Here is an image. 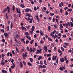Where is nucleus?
<instances>
[{"mask_svg":"<svg viewBox=\"0 0 73 73\" xmlns=\"http://www.w3.org/2000/svg\"><path fill=\"white\" fill-rule=\"evenodd\" d=\"M12 53L13 54H15V52L14 50H12Z\"/></svg>","mask_w":73,"mask_h":73,"instance_id":"55","label":"nucleus"},{"mask_svg":"<svg viewBox=\"0 0 73 73\" xmlns=\"http://www.w3.org/2000/svg\"><path fill=\"white\" fill-rule=\"evenodd\" d=\"M41 50H42V49H40V50H37V51H38L39 53H41Z\"/></svg>","mask_w":73,"mask_h":73,"instance_id":"19","label":"nucleus"},{"mask_svg":"<svg viewBox=\"0 0 73 73\" xmlns=\"http://www.w3.org/2000/svg\"><path fill=\"white\" fill-rule=\"evenodd\" d=\"M22 63L24 64V65H26V62H25L24 61H23Z\"/></svg>","mask_w":73,"mask_h":73,"instance_id":"36","label":"nucleus"},{"mask_svg":"<svg viewBox=\"0 0 73 73\" xmlns=\"http://www.w3.org/2000/svg\"><path fill=\"white\" fill-rule=\"evenodd\" d=\"M68 11H69V12H72V9H68V10H67Z\"/></svg>","mask_w":73,"mask_h":73,"instance_id":"29","label":"nucleus"},{"mask_svg":"<svg viewBox=\"0 0 73 73\" xmlns=\"http://www.w3.org/2000/svg\"><path fill=\"white\" fill-rule=\"evenodd\" d=\"M7 13H6V15H5V17L7 19H8V16H7Z\"/></svg>","mask_w":73,"mask_h":73,"instance_id":"22","label":"nucleus"},{"mask_svg":"<svg viewBox=\"0 0 73 73\" xmlns=\"http://www.w3.org/2000/svg\"><path fill=\"white\" fill-rule=\"evenodd\" d=\"M57 56H54V55L53 56L52 60H53V61H54V60H56V58H57Z\"/></svg>","mask_w":73,"mask_h":73,"instance_id":"5","label":"nucleus"},{"mask_svg":"<svg viewBox=\"0 0 73 73\" xmlns=\"http://www.w3.org/2000/svg\"><path fill=\"white\" fill-rule=\"evenodd\" d=\"M1 71H2V73H7V70H1Z\"/></svg>","mask_w":73,"mask_h":73,"instance_id":"9","label":"nucleus"},{"mask_svg":"<svg viewBox=\"0 0 73 73\" xmlns=\"http://www.w3.org/2000/svg\"><path fill=\"white\" fill-rule=\"evenodd\" d=\"M43 49L44 50H45V49L47 50L48 49V48H47V46H45L43 48Z\"/></svg>","mask_w":73,"mask_h":73,"instance_id":"23","label":"nucleus"},{"mask_svg":"<svg viewBox=\"0 0 73 73\" xmlns=\"http://www.w3.org/2000/svg\"><path fill=\"white\" fill-rule=\"evenodd\" d=\"M58 36L59 37H61V36H62V35H61V33H59V34L58 35Z\"/></svg>","mask_w":73,"mask_h":73,"instance_id":"44","label":"nucleus"},{"mask_svg":"<svg viewBox=\"0 0 73 73\" xmlns=\"http://www.w3.org/2000/svg\"><path fill=\"white\" fill-rule=\"evenodd\" d=\"M72 50L70 49L68 50V52H69V53H70V52H72Z\"/></svg>","mask_w":73,"mask_h":73,"instance_id":"62","label":"nucleus"},{"mask_svg":"<svg viewBox=\"0 0 73 73\" xmlns=\"http://www.w3.org/2000/svg\"><path fill=\"white\" fill-rule=\"evenodd\" d=\"M64 58H65L64 60H65V61H66V60H67V59H66V56H65L64 57Z\"/></svg>","mask_w":73,"mask_h":73,"instance_id":"63","label":"nucleus"},{"mask_svg":"<svg viewBox=\"0 0 73 73\" xmlns=\"http://www.w3.org/2000/svg\"><path fill=\"white\" fill-rule=\"evenodd\" d=\"M61 49L62 50V51L63 52H64V50H65V49H64V48H63L62 47H61Z\"/></svg>","mask_w":73,"mask_h":73,"instance_id":"31","label":"nucleus"},{"mask_svg":"<svg viewBox=\"0 0 73 73\" xmlns=\"http://www.w3.org/2000/svg\"><path fill=\"white\" fill-rule=\"evenodd\" d=\"M39 64H40V65H43V62H42V61H40Z\"/></svg>","mask_w":73,"mask_h":73,"instance_id":"32","label":"nucleus"},{"mask_svg":"<svg viewBox=\"0 0 73 73\" xmlns=\"http://www.w3.org/2000/svg\"><path fill=\"white\" fill-rule=\"evenodd\" d=\"M52 21L54 23L55 21V19L54 18H53Z\"/></svg>","mask_w":73,"mask_h":73,"instance_id":"54","label":"nucleus"},{"mask_svg":"<svg viewBox=\"0 0 73 73\" xmlns=\"http://www.w3.org/2000/svg\"><path fill=\"white\" fill-rule=\"evenodd\" d=\"M13 27V25L12 24V23H11V29H12V28Z\"/></svg>","mask_w":73,"mask_h":73,"instance_id":"47","label":"nucleus"},{"mask_svg":"<svg viewBox=\"0 0 73 73\" xmlns=\"http://www.w3.org/2000/svg\"><path fill=\"white\" fill-rule=\"evenodd\" d=\"M59 69L60 70H61V71L64 70V69L62 68L61 67H60Z\"/></svg>","mask_w":73,"mask_h":73,"instance_id":"25","label":"nucleus"},{"mask_svg":"<svg viewBox=\"0 0 73 73\" xmlns=\"http://www.w3.org/2000/svg\"><path fill=\"white\" fill-rule=\"evenodd\" d=\"M1 64L3 65H4L5 64V62H1Z\"/></svg>","mask_w":73,"mask_h":73,"instance_id":"40","label":"nucleus"},{"mask_svg":"<svg viewBox=\"0 0 73 73\" xmlns=\"http://www.w3.org/2000/svg\"><path fill=\"white\" fill-rule=\"evenodd\" d=\"M51 56V54H47V57H49Z\"/></svg>","mask_w":73,"mask_h":73,"instance_id":"42","label":"nucleus"},{"mask_svg":"<svg viewBox=\"0 0 73 73\" xmlns=\"http://www.w3.org/2000/svg\"><path fill=\"white\" fill-rule=\"evenodd\" d=\"M25 10L26 12H28L29 11L30 12H32V11L30 9H28V8L26 9Z\"/></svg>","mask_w":73,"mask_h":73,"instance_id":"4","label":"nucleus"},{"mask_svg":"<svg viewBox=\"0 0 73 73\" xmlns=\"http://www.w3.org/2000/svg\"><path fill=\"white\" fill-rule=\"evenodd\" d=\"M27 64L29 66H32V64L29 62H28L27 63Z\"/></svg>","mask_w":73,"mask_h":73,"instance_id":"16","label":"nucleus"},{"mask_svg":"<svg viewBox=\"0 0 73 73\" xmlns=\"http://www.w3.org/2000/svg\"><path fill=\"white\" fill-rule=\"evenodd\" d=\"M65 25H66V28H68V24L67 23H66L65 24Z\"/></svg>","mask_w":73,"mask_h":73,"instance_id":"30","label":"nucleus"},{"mask_svg":"<svg viewBox=\"0 0 73 73\" xmlns=\"http://www.w3.org/2000/svg\"><path fill=\"white\" fill-rule=\"evenodd\" d=\"M22 56L23 57V58L24 59L25 58V57H27V56H26V55L25 54H24V53H23L22 54Z\"/></svg>","mask_w":73,"mask_h":73,"instance_id":"7","label":"nucleus"},{"mask_svg":"<svg viewBox=\"0 0 73 73\" xmlns=\"http://www.w3.org/2000/svg\"><path fill=\"white\" fill-rule=\"evenodd\" d=\"M70 25H71V27H73V23L72 22H70Z\"/></svg>","mask_w":73,"mask_h":73,"instance_id":"26","label":"nucleus"},{"mask_svg":"<svg viewBox=\"0 0 73 73\" xmlns=\"http://www.w3.org/2000/svg\"><path fill=\"white\" fill-rule=\"evenodd\" d=\"M25 35H27L28 36V33L27 32H26L25 33Z\"/></svg>","mask_w":73,"mask_h":73,"instance_id":"52","label":"nucleus"},{"mask_svg":"<svg viewBox=\"0 0 73 73\" xmlns=\"http://www.w3.org/2000/svg\"><path fill=\"white\" fill-rule=\"evenodd\" d=\"M56 63L57 64H58V58H57L56 59Z\"/></svg>","mask_w":73,"mask_h":73,"instance_id":"35","label":"nucleus"},{"mask_svg":"<svg viewBox=\"0 0 73 73\" xmlns=\"http://www.w3.org/2000/svg\"><path fill=\"white\" fill-rule=\"evenodd\" d=\"M20 7L21 8H25V5L23 4H21Z\"/></svg>","mask_w":73,"mask_h":73,"instance_id":"11","label":"nucleus"},{"mask_svg":"<svg viewBox=\"0 0 73 73\" xmlns=\"http://www.w3.org/2000/svg\"><path fill=\"white\" fill-rule=\"evenodd\" d=\"M21 28H22V30H25V31H27V29H26V28L25 27H21Z\"/></svg>","mask_w":73,"mask_h":73,"instance_id":"8","label":"nucleus"},{"mask_svg":"<svg viewBox=\"0 0 73 73\" xmlns=\"http://www.w3.org/2000/svg\"><path fill=\"white\" fill-rule=\"evenodd\" d=\"M34 11H37V8L36 7H35L34 8Z\"/></svg>","mask_w":73,"mask_h":73,"instance_id":"38","label":"nucleus"},{"mask_svg":"<svg viewBox=\"0 0 73 73\" xmlns=\"http://www.w3.org/2000/svg\"><path fill=\"white\" fill-rule=\"evenodd\" d=\"M34 41V40H32V41L31 42V44H33V42Z\"/></svg>","mask_w":73,"mask_h":73,"instance_id":"49","label":"nucleus"},{"mask_svg":"<svg viewBox=\"0 0 73 73\" xmlns=\"http://www.w3.org/2000/svg\"><path fill=\"white\" fill-rule=\"evenodd\" d=\"M20 66L21 68H23V64L21 62H20Z\"/></svg>","mask_w":73,"mask_h":73,"instance_id":"12","label":"nucleus"},{"mask_svg":"<svg viewBox=\"0 0 73 73\" xmlns=\"http://www.w3.org/2000/svg\"><path fill=\"white\" fill-rule=\"evenodd\" d=\"M15 41L16 42H17V40L16 39V37H15Z\"/></svg>","mask_w":73,"mask_h":73,"instance_id":"64","label":"nucleus"},{"mask_svg":"<svg viewBox=\"0 0 73 73\" xmlns=\"http://www.w3.org/2000/svg\"><path fill=\"white\" fill-rule=\"evenodd\" d=\"M5 56V55L4 54H2L1 56L3 58H4Z\"/></svg>","mask_w":73,"mask_h":73,"instance_id":"18","label":"nucleus"},{"mask_svg":"<svg viewBox=\"0 0 73 73\" xmlns=\"http://www.w3.org/2000/svg\"><path fill=\"white\" fill-rule=\"evenodd\" d=\"M25 54L26 56H27V55H28V53H27V52H25Z\"/></svg>","mask_w":73,"mask_h":73,"instance_id":"57","label":"nucleus"},{"mask_svg":"<svg viewBox=\"0 0 73 73\" xmlns=\"http://www.w3.org/2000/svg\"><path fill=\"white\" fill-rule=\"evenodd\" d=\"M29 60L31 62H32L33 61V59L32 58H29Z\"/></svg>","mask_w":73,"mask_h":73,"instance_id":"24","label":"nucleus"},{"mask_svg":"<svg viewBox=\"0 0 73 73\" xmlns=\"http://www.w3.org/2000/svg\"><path fill=\"white\" fill-rule=\"evenodd\" d=\"M62 36L63 37H64V38H66V35H63Z\"/></svg>","mask_w":73,"mask_h":73,"instance_id":"50","label":"nucleus"},{"mask_svg":"<svg viewBox=\"0 0 73 73\" xmlns=\"http://www.w3.org/2000/svg\"><path fill=\"white\" fill-rule=\"evenodd\" d=\"M4 35L5 37H7V38H8V37H9V35H8V33H7L6 34L5 33Z\"/></svg>","mask_w":73,"mask_h":73,"instance_id":"6","label":"nucleus"},{"mask_svg":"<svg viewBox=\"0 0 73 73\" xmlns=\"http://www.w3.org/2000/svg\"><path fill=\"white\" fill-rule=\"evenodd\" d=\"M18 13H19V17H20L21 16V15L20 14H21V12H20V11H19V12Z\"/></svg>","mask_w":73,"mask_h":73,"instance_id":"28","label":"nucleus"},{"mask_svg":"<svg viewBox=\"0 0 73 73\" xmlns=\"http://www.w3.org/2000/svg\"><path fill=\"white\" fill-rule=\"evenodd\" d=\"M44 42L43 40H40V43H41V44H44Z\"/></svg>","mask_w":73,"mask_h":73,"instance_id":"45","label":"nucleus"},{"mask_svg":"<svg viewBox=\"0 0 73 73\" xmlns=\"http://www.w3.org/2000/svg\"><path fill=\"white\" fill-rule=\"evenodd\" d=\"M60 26L61 27V28H63V26L61 24H60Z\"/></svg>","mask_w":73,"mask_h":73,"instance_id":"56","label":"nucleus"},{"mask_svg":"<svg viewBox=\"0 0 73 73\" xmlns=\"http://www.w3.org/2000/svg\"><path fill=\"white\" fill-rule=\"evenodd\" d=\"M26 37H27V38H28V39L29 40H31V38L29 37V36H26Z\"/></svg>","mask_w":73,"mask_h":73,"instance_id":"14","label":"nucleus"},{"mask_svg":"<svg viewBox=\"0 0 73 73\" xmlns=\"http://www.w3.org/2000/svg\"><path fill=\"white\" fill-rule=\"evenodd\" d=\"M48 30L49 31H50V26H49L48 27Z\"/></svg>","mask_w":73,"mask_h":73,"instance_id":"27","label":"nucleus"},{"mask_svg":"<svg viewBox=\"0 0 73 73\" xmlns=\"http://www.w3.org/2000/svg\"><path fill=\"white\" fill-rule=\"evenodd\" d=\"M65 15H69V13H68V11H66V13H65L64 14Z\"/></svg>","mask_w":73,"mask_h":73,"instance_id":"37","label":"nucleus"},{"mask_svg":"<svg viewBox=\"0 0 73 73\" xmlns=\"http://www.w3.org/2000/svg\"><path fill=\"white\" fill-rule=\"evenodd\" d=\"M48 40H49L50 41H52V39L51 38H50L49 37L48 38Z\"/></svg>","mask_w":73,"mask_h":73,"instance_id":"20","label":"nucleus"},{"mask_svg":"<svg viewBox=\"0 0 73 73\" xmlns=\"http://www.w3.org/2000/svg\"><path fill=\"white\" fill-rule=\"evenodd\" d=\"M7 31L8 32V31H9V26H7Z\"/></svg>","mask_w":73,"mask_h":73,"instance_id":"21","label":"nucleus"},{"mask_svg":"<svg viewBox=\"0 0 73 73\" xmlns=\"http://www.w3.org/2000/svg\"><path fill=\"white\" fill-rule=\"evenodd\" d=\"M29 23L30 24L32 23V19L31 18L29 20Z\"/></svg>","mask_w":73,"mask_h":73,"instance_id":"17","label":"nucleus"},{"mask_svg":"<svg viewBox=\"0 0 73 73\" xmlns=\"http://www.w3.org/2000/svg\"><path fill=\"white\" fill-rule=\"evenodd\" d=\"M44 63L45 65H47V64H46V60H44Z\"/></svg>","mask_w":73,"mask_h":73,"instance_id":"43","label":"nucleus"},{"mask_svg":"<svg viewBox=\"0 0 73 73\" xmlns=\"http://www.w3.org/2000/svg\"><path fill=\"white\" fill-rule=\"evenodd\" d=\"M32 17V16L31 15V14H29V17H28V18L26 17H25V18L27 21H29V20H30V17Z\"/></svg>","mask_w":73,"mask_h":73,"instance_id":"3","label":"nucleus"},{"mask_svg":"<svg viewBox=\"0 0 73 73\" xmlns=\"http://www.w3.org/2000/svg\"><path fill=\"white\" fill-rule=\"evenodd\" d=\"M63 11L62 10V9H60V13H62Z\"/></svg>","mask_w":73,"mask_h":73,"instance_id":"61","label":"nucleus"},{"mask_svg":"<svg viewBox=\"0 0 73 73\" xmlns=\"http://www.w3.org/2000/svg\"><path fill=\"white\" fill-rule=\"evenodd\" d=\"M16 37L17 38H19V35H16Z\"/></svg>","mask_w":73,"mask_h":73,"instance_id":"58","label":"nucleus"},{"mask_svg":"<svg viewBox=\"0 0 73 73\" xmlns=\"http://www.w3.org/2000/svg\"><path fill=\"white\" fill-rule=\"evenodd\" d=\"M36 19H37V21H38V22H40V19L38 18V17L37 16H36Z\"/></svg>","mask_w":73,"mask_h":73,"instance_id":"10","label":"nucleus"},{"mask_svg":"<svg viewBox=\"0 0 73 73\" xmlns=\"http://www.w3.org/2000/svg\"><path fill=\"white\" fill-rule=\"evenodd\" d=\"M62 68L63 69H65V66L64 65L63 66H62Z\"/></svg>","mask_w":73,"mask_h":73,"instance_id":"41","label":"nucleus"},{"mask_svg":"<svg viewBox=\"0 0 73 73\" xmlns=\"http://www.w3.org/2000/svg\"><path fill=\"white\" fill-rule=\"evenodd\" d=\"M9 72L11 73H12V70H11V68H9Z\"/></svg>","mask_w":73,"mask_h":73,"instance_id":"34","label":"nucleus"},{"mask_svg":"<svg viewBox=\"0 0 73 73\" xmlns=\"http://www.w3.org/2000/svg\"><path fill=\"white\" fill-rule=\"evenodd\" d=\"M40 34L41 36H43L44 35V33H42L41 32H40Z\"/></svg>","mask_w":73,"mask_h":73,"instance_id":"33","label":"nucleus"},{"mask_svg":"<svg viewBox=\"0 0 73 73\" xmlns=\"http://www.w3.org/2000/svg\"><path fill=\"white\" fill-rule=\"evenodd\" d=\"M58 52H59V53H61L62 52V51H60V49L58 50Z\"/></svg>","mask_w":73,"mask_h":73,"instance_id":"51","label":"nucleus"},{"mask_svg":"<svg viewBox=\"0 0 73 73\" xmlns=\"http://www.w3.org/2000/svg\"><path fill=\"white\" fill-rule=\"evenodd\" d=\"M7 9L8 10V13H9L11 11H10V8H9V6H7V8H5L4 9L3 11V13H5L6 11H7Z\"/></svg>","mask_w":73,"mask_h":73,"instance_id":"1","label":"nucleus"},{"mask_svg":"<svg viewBox=\"0 0 73 73\" xmlns=\"http://www.w3.org/2000/svg\"><path fill=\"white\" fill-rule=\"evenodd\" d=\"M50 35H51V36H52V37L53 38H54V35H53V34H50Z\"/></svg>","mask_w":73,"mask_h":73,"instance_id":"59","label":"nucleus"},{"mask_svg":"<svg viewBox=\"0 0 73 73\" xmlns=\"http://www.w3.org/2000/svg\"><path fill=\"white\" fill-rule=\"evenodd\" d=\"M30 49L31 50L30 52H33V50H32V48H30Z\"/></svg>","mask_w":73,"mask_h":73,"instance_id":"53","label":"nucleus"},{"mask_svg":"<svg viewBox=\"0 0 73 73\" xmlns=\"http://www.w3.org/2000/svg\"><path fill=\"white\" fill-rule=\"evenodd\" d=\"M9 54H10V52H9L7 53V56L8 57H9Z\"/></svg>","mask_w":73,"mask_h":73,"instance_id":"46","label":"nucleus"},{"mask_svg":"<svg viewBox=\"0 0 73 73\" xmlns=\"http://www.w3.org/2000/svg\"><path fill=\"white\" fill-rule=\"evenodd\" d=\"M13 12H14L15 11V6H13Z\"/></svg>","mask_w":73,"mask_h":73,"instance_id":"39","label":"nucleus"},{"mask_svg":"<svg viewBox=\"0 0 73 73\" xmlns=\"http://www.w3.org/2000/svg\"><path fill=\"white\" fill-rule=\"evenodd\" d=\"M26 44H28V43H29V41L28 40H26Z\"/></svg>","mask_w":73,"mask_h":73,"instance_id":"48","label":"nucleus"},{"mask_svg":"<svg viewBox=\"0 0 73 73\" xmlns=\"http://www.w3.org/2000/svg\"><path fill=\"white\" fill-rule=\"evenodd\" d=\"M64 44L66 46H69V43L65 42L64 43Z\"/></svg>","mask_w":73,"mask_h":73,"instance_id":"15","label":"nucleus"},{"mask_svg":"<svg viewBox=\"0 0 73 73\" xmlns=\"http://www.w3.org/2000/svg\"><path fill=\"white\" fill-rule=\"evenodd\" d=\"M60 61L62 62H64V60H63V58H61L60 59Z\"/></svg>","mask_w":73,"mask_h":73,"instance_id":"13","label":"nucleus"},{"mask_svg":"<svg viewBox=\"0 0 73 73\" xmlns=\"http://www.w3.org/2000/svg\"><path fill=\"white\" fill-rule=\"evenodd\" d=\"M34 29L35 27H34V26H32V28L31 29L32 31H30V32L31 33V34H33V31H34Z\"/></svg>","mask_w":73,"mask_h":73,"instance_id":"2","label":"nucleus"},{"mask_svg":"<svg viewBox=\"0 0 73 73\" xmlns=\"http://www.w3.org/2000/svg\"><path fill=\"white\" fill-rule=\"evenodd\" d=\"M37 46V43L35 42V46Z\"/></svg>","mask_w":73,"mask_h":73,"instance_id":"60","label":"nucleus"}]
</instances>
